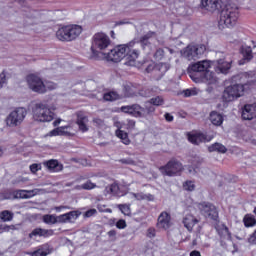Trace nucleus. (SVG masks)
<instances>
[{
	"label": "nucleus",
	"mask_w": 256,
	"mask_h": 256,
	"mask_svg": "<svg viewBox=\"0 0 256 256\" xmlns=\"http://www.w3.org/2000/svg\"><path fill=\"white\" fill-rule=\"evenodd\" d=\"M133 197L137 199V201H143L147 199V195L143 194L142 192L140 193H132Z\"/></svg>",
	"instance_id": "55"
},
{
	"label": "nucleus",
	"mask_w": 256,
	"mask_h": 256,
	"mask_svg": "<svg viewBox=\"0 0 256 256\" xmlns=\"http://www.w3.org/2000/svg\"><path fill=\"white\" fill-rule=\"evenodd\" d=\"M111 45V39H109V36L105 33H96L93 36L92 41V59H100L102 53L97 51L99 49L100 51H103V49H107L108 46Z\"/></svg>",
	"instance_id": "7"
},
{
	"label": "nucleus",
	"mask_w": 256,
	"mask_h": 256,
	"mask_svg": "<svg viewBox=\"0 0 256 256\" xmlns=\"http://www.w3.org/2000/svg\"><path fill=\"white\" fill-rule=\"evenodd\" d=\"M51 253H53V249H52L51 245L45 243V244H42V245L38 246L35 249V251L26 252V255H30V256H47V255H51Z\"/></svg>",
	"instance_id": "16"
},
{
	"label": "nucleus",
	"mask_w": 256,
	"mask_h": 256,
	"mask_svg": "<svg viewBox=\"0 0 256 256\" xmlns=\"http://www.w3.org/2000/svg\"><path fill=\"white\" fill-rule=\"evenodd\" d=\"M54 231L52 229H43V228H36L32 230V232L29 234L30 239H33V237H51L53 235Z\"/></svg>",
	"instance_id": "24"
},
{
	"label": "nucleus",
	"mask_w": 256,
	"mask_h": 256,
	"mask_svg": "<svg viewBox=\"0 0 256 256\" xmlns=\"http://www.w3.org/2000/svg\"><path fill=\"white\" fill-rule=\"evenodd\" d=\"M132 117H145V108L139 104H133Z\"/></svg>",
	"instance_id": "33"
},
{
	"label": "nucleus",
	"mask_w": 256,
	"mask_h": 256,
	"mask_svg": "<svg viewBox=\"0 0 256 256\" xmlns=\"http://www.w3.org/2000/svg\"><path fill=\"white\" fill-rule=\"evenodd\" d=\"M140 97H151V89L149 88H142L138 90V94Z\"/></svg>",
	"instance_id": "47"
},
{
	"label": "nucleus",
	"mask_w": 256,
	"mask_h": 256,
	"mask_svg": "<svg viewBox=\"0 0 256 256\" xmlns=\"http://www.w3.org/2000/svg\"><path fill=\"white\" fill-rule=\"evenodd\" d=\"M76 117V124L78 125L79 131L87 133V131H89V126H87L89 118L87 115H85L84 112L79 111L76 113Z\"/></svg>",
	"instance_id": "14"
},
{
	"label": "nucleus",
	"mask_w": 256,
	"mask_h": 256,
	"mask_svg": "<svg viewBox=\"0 0 256 256\" xmlns=\"http://www.w3.org/2000/svg\"><path fill=\"white\" fill-rule=\"evenodd\" d=\"M108 237L111 239V241H115L117 237V231L116 230H110L108 232Z\"/></svg>",
	"instance_id": "60"
},
{
	"label": "nucleus",
	"mask_w": 256,
	"mask_h": 256,
	"mask_svg": "<svg viewBox=\"0 0 256 256\" xmlns=\"http://www.w3.org/2000/svg\"><path fill=\"white\" fill-rule=\"evenodd\" d=\"M182 223L187 231L191 232L193 231V228L197 225V223H199V219H197L192 214H187L186 216H184Z\"/></svg>",
	"instance_id": "21"
},
{
	"label": "nucleus",
	"mask_w": 256,
	"mask_h": 256,
	"mask_svg": "<svg viewBox=\"0 0 256 256\" xmlns=\"http://www.w3.org/2000/svg\"><path fill=\"white\" fill-rule=\"evenodd\" d=\"M104 195H113L114 197H119V184H117V182H114L106 186L104 190Z\"/></svg>",
	"instance_id": "30"
},
{
	"label": "nucleus",
	"mask_w": 256,
	"mask_h": 256,
	"mask_svg": "<svg viewBox=\"0 0 256 256\" xmlns=\"http://www.w3.org/2000/svg\"><path fill=\"white\" fill-rule=\"evenodd\" d=\"M241 53L243 55V59L239 61V65H245V63H249V61L253 59V50L250 46H242Z\"/></svg>",
	"instance_id": "23"
},
{
	"label": "nucleus",
	"mask_w": 256,
	"mask_h": 256,
	"mask_svg": "<svg viewBox=\"0 0 256 256\" xmlns=\"http://www.w3.org/2000/svg\"><path fill=\"white\" fill-rule=\"evenodd\" d=\"M7 83V74L5 70L0 73V89H2L3 85Z\"/></svg>",
	"instance_id": "51"
},
{
	"label": "nucleus",
	"mask_w": 256,
	"mask_h": 256,
	"mask_svg": "<svg viewBox=\"0 0 256 256\" xmlns=\"http://www.w3.org/2000/svg\"><path fill=\"white\" fill-rule=\"evenodd\" d=\"M115 135L124 145H131V139H129V134L127 132L123 130H116Z\"/></svg>",
	"instance_id": "32"
},
{
	"label": "nucleus",
	"mask_w": 256,
	"mask_h": 256,
	"mask_svg": "<svg viewBox=\"0 0 256 256\" xmlns=\"http://www.w3.org/2000/svg\"><path fill=\"white\" fill-rule=\"evenodd\" d=\"M67 129H71V126H62L60 127V135L64 136V137H73V133H71L70 131H68Z\"/></svg>",
	"instance_id": "43"
},
{
	"label": "nucleus",
	"mask_w": 256,
	"mask_h": 256,
	"mask_svg": "<svg viewBox=\"0 0 256 256\" xmlns=\"http://www.w3.org/2000/svg\"><path fill=\"white\" fill-rule=\"evenodd\" d=\"M4 195V199H15V198H9V197H13V191H6L3 193Z\"/></svg>",
	"instance_id": "62"
},
{
	"label": "nucleus",
	"mask_w": 256,
	"mask_h": 256,
	"mask_svg": "<svg viewBox=\"0 0 256 256\" xmlns=\"http://www.w3.org/2000/svg\"><path fill=\"white\" fill-rule=\"evenodd\" d=\"M119 162L122 163L123 165H135V160L131 158H123L120 159Z\"/></svg>",
	"instance_id": "54"
},
{
	"label": "nucleus",
	"mask_w": 256,
	"mask_h": 256,
	"mask_svg": "<svg viewBox=\"0 0 256 256\" xmlns=\"http://www.w3.org/2000/svg\"><path fill=\"white\" fill-rule=\"evenodd\" d=\"M256 117V103L246 104L242 109V119L244 121H251Z\"/></svg>",
	"instance_id": "15"
},
{
	"label": "nucleus",
	"mask_w": 256,
	"mask_h": 256,
	"mask_svg": "<svg viewBox=\"0 0 256 256\" xmlns=\"http://www.w3.org/2000/svg\"><path fill=\"white\" fill-rule=\"evenodd\" d=\"M61 127H58L56 129H53L52 131H50L49 135L50 137H57V135H61Z\"/></svg>",
	"instance_id": "58"
},
{
	"label": "nucleus",
	"mask_w": 256,
	"mask_h": 256,
	"mask_svg": "<svg viewBox=\"0 0 256 256\" xmlns=\"http://www.w3.org/2000/svg\"><path fill=\"white\" fill-rule=\"evenodd\" d=\"M166 121H168L169 123H171V121H173V115L169 114V113H166L164 115Z\"/></svg>",
	"instance_id": "64"
},
{
	"label": "nucleus",
	"mask_w": 256,
	"mask_h": 256,
	"mask_svg": "<svg viewBox=\"0 0 256 256\" xmlns=\"http://www.w3.org/2000/svg\"><path fill=\"white\" fill-rule=\"evenodd\" d=\"M184 97H195L199 93V90L197 88H192V89H186L183 91Z\"/></svg>",
	"instance_id": "44"
},
{
	"label": "nucleus",
	"mask_w": 256,
	"mask_h": 256,
	"mask_svg": "<svg viewBox=\"0 0 256 256\" xmlns=\"http://www.w3.org/2000/svg\"><path fill=\"white\" fill-rule=\"evenodd\" d=\"M135 40L130 41L127 44H120L108 53L104 54L106 61H111L112 63H119L122 59H126L125 65L133 67L135 61L139 59V50L135 49Z\"/></svg>",
	"instance_id": "1"
},
{
	"label": "nucleus",
	"mask_w": 256,
	"mask_h": 256,
	"mask_svg": "<svg viewBox=\"0 0 256 256\" xmlns=\"http://www.w3.org/2000/svg\"><path fill=\"white\" fill-rule=\"evenodd\" d=\"M243 223L245 227H255L256 219L252 214H246L243 218Z\"/></svg>",
	"instance_id": "36"
},
{
	"label": "nucleus",
	"mask_w": 256,
	"mask_h": 256,
	"mask_svg": "<svg viewBox=\"0 0 256 256\" xmlns=\"http://www.w3.org/2000/svg\"><path fill=\"white\" fill-rule=\"evenodd\" d=\"M149 105H153L154 107H161V105L165 104V99L163 96H155L147 101Z\"/></svg>",
	"instance_id": "35"
},
{
	"label": "nucleus",
	"mask_w": 256,
	"mask_h": 256,
	"mask_svg": "<svg viewBox=\"0 0 256 256\" xmlns=\"http://www.w3.org/2000/svg\"><path fill=\"white\" fill-rule=\"evenodd\" d=\"M139 89L137 88L136 84L128 83L124 85V93L126 97H136L138 94Z\"/></svg>",
	"instance_id": "29"
},
{
	"label": "nucleus",
	"mask_w": 256,
	"mask_h": 256,
	"mask_svg": "<svg viewBox=\"0 0 256 256\" xmlns=\"http://www.w3.org/2000/svg\"><path fill=\"white\" fill-rule=\"evenodd\" d=\"M25 117H27V109L19 107L9 114V116L7 117V123L8 125L17 127L18 125H21V123H23Z\"/></svg>",
	"instance_id": "11"
},
{
	"label": "nucleus",
	"mask_w": 256,
	"mask_h": 256,
	"mask_svg": "<svg viewBox=\"0 0 256 256\" xmlns=\"http://www.w3.org/2000/svg\"><path fill=\"white\" fill-rule=\"evenodd\" d=\"M211 62L208 60L192 63L188 66V74L194 83H206V85H215L217 76L212 71H209Z\"/></svg>",
	"instance_id": "3"
},
{
	"label": "nucleus",
	"mask_w": 256,
	"mask_h": 256,
	"mask_svg": "<svg viewBox=\"0 0 256 256\" xmlns=\"http://www.w3.org/2000/svg\"><path fill=\"white\" fill-rule=\"evenodd\" d=\"M92 123L96 127H103L105 125V121L99 117L93 118Z\"/></svg>",
	"instance_id": "50"
},
{
	"label": "nucleus",
	"mask_w": 256,
	"mask_h": 256,
	"mask_svg": "<svg viewBox=\"0 0 256 256\" xmlns=\"http://www.w3.org/2000/svg\"><path fill=\"white\" fill-rule=\"evenodd\" d=\"M78 187L80 189H84V191H91L92 189H97V184L93 183L91 180H88L84 184Z\"/></svg>",
	"instance_id": "39"
},
{
	"label": "nucleus",
	"mask_w": 256,
	"mask_h": 256,
	"mask_svg": "<svg viewBox=\"0 0 256 256\" xmlns=\"http://www.w3.org/2000/svg\"><path fill=\"white\" fill-rule=\"evenodd\" d=\"M184 189L185 191H195V183L193 181H186Z\"/></svg>",
	"instance_id": "48"
},
{
	"label": "nucleus",
	"mask_w": 256,
	"mask_h": 256,
	"mask_svg": "<svg viewBox=\"0 0 256 256\" xmlns=\"http://www.w3.org/2000/svg\"><path fill=\"white\" fill-rule=\"evenodd\" d=\"M216 231L222 240L231 241L232 239L231 232L229 231V228L227 227V225L225 224L218 225L216 227Z\"/></svg>",
	"instance_id": "22"
},
{
	"label": "nucleus",
	"mask_w": 256,
	"mask_h": 256,
	"mask_svg": "<svg viewBox=\"0 0 256 256\" xmlns=\"http://www.w3.org/2000/svg\"><path fill=\"white\" fill-rule=\"evenodd\" d=\"M30 171H32V173H37V171H39V165L38 164L30 165Z\"/></svg>",
	"instance_id": "63"
},
{
	"label": "nucleus",
	"mask_w": 256,
	"mask_h": 256,
	"mask_svg": "<svg viewBox=\"0 0 256 256\" xmlns=\"http://www.w3.org/2000/svg\"><path fill=\"white\" fill-rule=\"evenodd\" d=\"M58 223H70L67 213L58 216Z\"/></svg>",
	"instance_id": "52"
},
{
	"label": "nucleus",
	"mask_w": 256,
	"mask_h": 256,
	"mask_svg": "<svg viewBox=\"0 0 256 256\" xmlns=\"http://www.w3.org/2000/svg\"><path fill=\"white\" fill-rule=\"evenodd\" d=\"M104 101H117L119 99V94L117 92H108L103 96Z\"/></svg>",
	"instance_id": "40"
},
{
	"label": "nucleus",
	"mask_w": 256,
	"mask_h": 256,
	"mask_svg": "<svg viewBox=\"0 0 256 256\" xmlns=\"http://www.w3.org/2000/svg\"><path fill=\"white\" fill-rule=\"evenodd\" d=\"M121 111H122V113H127L128 115H133V104L127 105V106H122Z\"/></svg>",
	"instance_id": "49"
},
{
	"label": "nucleus",
	"mask_w": 256,
	"mask_h": 256,
	"mask_svg": "<svg viewBox=\"0 0 256 256\" xmlns=\"http://www.w3.org/2000/svg\"><path fill=\"white\" fill-rule=\"evenodd\" d=\"M229 69H231V63L220 59L217 61V65L215 67L216 73H229Z\"/></svg>",
	"instance_id": "27"
},
{
	"label": "nucleus",
	"mask_w": 256,
	"mask_h": 256,
	"mask_svg": "<svg viewBox=\"0 0 256 256\" xmlns=\"http://www.w3.org/2000/svg\"><path fill=\"white\" fill-rule=\"evenodd\" d=\"M163 57H165V50L161 48L157 49L156 52L154 53V59H156L157 61H161Z\"/></svg>",
	"instance_id": "46"
},
{
	"label": "nucleus",
	"mask_w": 256,
	"mask_h": 256,
	"mask_svg": "<svg viewBox=\"0 0 256 256\" xmlns=\"http://www.w3.org/2000/svg\"><path fill=\"white\" fill-rule=\"evenodd\" d=\"M94 215H97V209L92 208V209L87 210V211L84 213L83 217L89 218V217H93Z\"/></svg>",
	"instance_id": "53"
},
{
	"label": "nucleus",
	"mask_w": 256,
	"mask_h": 256,
	"mask_svg": "<svg viewBox=\"0 0 256 256\" xmlns=\"http://www.w3.org/2000/svg\"><path fill=\"white\" fill-rule=\"evenodd\" d=\"M144 109H145V117H147V115H153V113H155V106H153V104H149L146 102Z\"/></svg>",
	"instance_id": "45"
},
{
	"label": "nucleus",
	"mask_w": 256,
	"mask_h": 256,
	"mask_svg": "<svg viewBox=\"0 0 256 256\" xmlns=\"http://www.w3.org/2000/svg\"><path fill=\"white\" fill-rule=\"evenodd\" d=\"M207 51V47L203 44L200 45H193L190 44L186 48H184L181 53L182 57L184 59H187L188 61H195L196 59H199L203 53Z\"/></svg>",
	"instance_id": "9"
},
{
	"label": "nucleus",
	"mask_w": 256,
	"mask_h": 256,
	"mask_svg": "<svg viewBox=\"0 0 256 256\" xmlns=\"http://www.w3.org/2000/svg\"><path fill=\"white\" fill-rule=\"evenodd\" d=\"M157 227L159 229H169L171 227V215L167 212H162L158 217Z\"/></svg>",
	"instance_id": "19"
},
{
	"label": "nucleus",
	"mask_w": 256,
	"mask_h": 256,
	"mask_svg": "<svg viewBox=\"0 0 256 256\" xmlns=\"http://www.w3.org/2000/svg\"><path fill=\"white\" fill-rule=\"evenodd\" d=\"M45 167L52 173H59V171H63V165L59 164L57 160H49L44 162Z\"/></svg>",
	"instance_id": "28"
},
{
	"label": "nucleus",
	"mask_w": 256,
	"mask_h": 256,
	"mask_svg": "<svg viewBox=\"0 0 256 256\" xmlns=\"http://www.w3.org/2000/svg\"><path fill=\"white\" fill-rule=\"evenodd\" d=\"M68 214V220L71 222L76 221V219H79V216L81 215L80 211L74 210L67 213Z\"/></svg>",
	"instance_id": "42"
},
{
	"label": "nucleus",
	"mask_w": 256,
	"mask_h": 256,
	"mask_svg": "<svg viewBox=\"0 0 256 256\" xmlns=\"http://www.w3.org/2000/svg\"><path fill=\"white\" fill-rule=\"evenodd\" d=\"M184 170L183 163L175 158H172L166 165L159 168L160 173L166 177H178Z\"/></svg>",
	"instance_id": "8"
},
{
	"label": "nucleus",
	"mask_w": 256,
	"mask_h": 256,
	"mask_svg": "<svg viewBox=\"0 0 256 256\" xmlns=\"http://www.w3.org/2000/svg\"><path fill=\"white\" fill-rule=\"evenodd\" d=\"M17 227H19V225H0V234L1 233H9L10 231H17Z\"/></svg>",
	"instance_id": "38"
},
{
	"label": "nucleus",
	"mask_w": 256,
	"mask_h": 256,
	"mask_svg": "<svg viewBox=\"0 0 256 256\" xmlns=\"http://www.w3.org/2000/svg\"><path fill=\"white\" fill-rule=\"evenodd\" d=\"M39 189L33 190H14L10 199H31L35 195H39Z\"/></svg>",
	"instance_id": "13"
},
{
	"label": "nucleus",
	"mask_w": 256,
	"mask_h": 256,
	"mask_svg": "<svg viewBox=\"0 0 256 256\" xmlns=\"http://www.w3.org/2000/svg\"><path fill=\"white\" fill-rule=\"evenodd\" d=\"M155 35H156L155 32L149 31L148 33H146L145 35L140 37L139 41L134 39V41L136 42L135 45H141V47H143V49H145V47H147V45H151V43L149 42V39L155 37Z\"/></svg>",
	"instance_id": "25"
},
{
	"label": "nucleus",
	"mask_w": 256,
	"mask_h": 256,
	"mask_svg": "<svg viewBox=\"0 0 256 256\" xmlns=\"http://www.w3.org/2000/svg\"><path fill=\"white\" fill-rule=\"evenodd\" d=\"M117 229H125L127 227V222L123 219H120L116 222Z\"/></svg>",
	"instance_id": "56"
},
{
	"label": "nucleus",
	"mask_w": 256,
	"mask_h": 256,
	"mask_svg": "<svg viewBox=\"0 0 256 256\" xmlns=\"http://www.w3.org/2000/svg\"><path fill=\"white\" fill-rule=\"evenodd\" d=\"M15 217V214L9 210H3L0 212V219L3 221V223H8Z\"/></svg>",
	"instance_id": "34"
},
{
	"label": "nucleus",
	"mask_w": 256,
	"mask_h": 256,
	"mask_svg": "<svg viewBox=\"0 0 256 256\" xmlns=\"http://www.w3.org/2000/svg\"><path fill=\"white\" fill-rule=\"evenodd\" d=\"M83 33V26L77 24H69L61 26L56 31V38L58 41L69 43L75 41Z\"/></svg>",
	"instance_id": "4"
},
{
	"label": "nucleus",
	"mask_w": 256,
	"mask_h": 256,
	"mask_svg": "<svg viewBox=\"0 0 256 256\" xmlns=\"http://www.w3.org/2000/svg\"><path fill=\"white\" fill-rule=\"evenodd\" d=\"M46 87V91H53V89H57V84L53 83V82H46L45 84Z\"/></svg>",
	"instance_id": "57"
},
{
	"label": "nucleus",
	"mask_w": 256,
	"mask_h": 256,
	"mask_svg": "<svg viewBox=\"0 0 256 256\" xmlns=\"http://www.w3.org/2000/svg\"><path fill=\"white\" fill-rule=\"evenodd\" d=\"M200 7L201 9H205V11L215 13V11H219L221 3H219V0H201Z\"/></svg>",
	"instance_id": "17"
},
{
	"label": "nucleus",
	"mask_w": 256,
	"mask_h": 256,
	"mask_svg": "<svg viewBox=\"0 0 256 256\" xmlns=\"http://www.w3.org/2000/svg\"><path fill=\"white\" fill-rule=\"evenodd\" d=\"M188 141L192 143V145H201V143L211 141V138H207V136L203 133H189Z\"/></svg>",
	"instance_id": "18"
},
{
	"label": "nucleus",
	"mask_w": 256,
	"mask_h": 256,
	"mask_svg": "<svg viewBox=\"0 0 256 256\" xmlns=\"http://www.w3.org/2000/svg\"><path fill=\"white\" fill-rule=\"evenodd\" d=\"M43 221L47 225H55V223H58V216L46 214L43 216Z\"/></svg>",
	"instance_id": "37"
},
{
	"label": "nucleus",
	"mask_w": 256,
	"mask_h": 256,
	"mask_svg": "<svg viewBox=\"0 0 256 256\" xmlns=\"http://www.w3.org/2000/svg\"><path fill=\"white\" fill-rule=\"evenodd\" d=\"M127 129H135V120H127Z\"/></svg>",
	"instance_id": "61"
},
{
	"label": "nucleus",
	"mask_w": 256,
	"mask_h": 256,
	"mask_svg": "<svg viewBox=\"0 0 256 256\" xmlns=\"http://www.w3.org/2000/svg\"><path fill=\"white\" fill-rule=\"evenodd\" d=\"M118 209L123 215H127L128 217L131 215V206L128 204H119Z\"/></svg>",
	"instance_id": "41"
},
{
	"label": "nucleus",
	"mask_w": 256,
	"mask_h": 256,
	"mask_svg": "<svg viewBox=\"0 0 256 256\" xmlns=\"http://www.w3.org/2000/svg\"><path fill=\"white\" fill-rule=\"evenodd\" d=\"M209 120L211 121L212 125H215L216 127H221L224 121L223 114L217 111H212L210 112Z\"/></svg>",
	"instance_id": "26"
},
{
	"label": "nucleus",
	"mask_w": 256,
	"mask_h": 256,
	"mask_svg": "<svg viewBox=\"0 0 256 256\" xmlns=\"http://www.w3.org/2000/svg\"><path fill=\"white\" fill-rule=\"evenodd\" d=\"M249 75L238 74L233 77L234 84H230L224 88L222 93V99L225 103H231V101H237L240 97L245 95V88L255 85V81L247 80Z\"/></svg>",
	"instance_id": "2"
},
{
	"label": "nucleus",
	"mask_w": 256,
	"mask_h": 256,
	"mask_svg": "<svg viewBox=\"0 0 256 256\" xmlns=\"http://www.w3.org/2000/svg\"><path fill=\"white\" fill-rule=\"evenodd\" d=\"M155 235H156L155 228H148L147 237H149V239H153Z\"/></svg>",
	"instance_id": "59"
},
{
	"label": "nucleus",
	"mask_w": 256,
	"mask_h": 256,
	"mask_svg": "<svg viewBox=\"0 0 256 256\" xmlns=\"http://www.w3.org/2000/svg\"><path fill=\"white\" fill-rule=\"evenodd\" d=\"M34 121L39 123H49L53 121L55 114L49 108V105L44 102H37L32 108Z\"/></svg>",
	"instance_id": "6"
},
{
	"label": "nucleus",
	"mask_w": 256,
	"mask_h": 256,
	"mask_svg": "<svg viewBox=\"0 0 256 256\" xmlns=\"http://www.w3.org/2000/svg\"><path fill=\"white\" fill-rule=\"evenodd\" d=\"M198 209L204 215V217H207L208 219H212V221H217L219 218V212L217 211V208L215 205L209 203V202H201L198 204Z\"/></svg>",
	"instance_id": "12"
},
{
	"label": "nucleus",
	"mask_w": 256,
	"mask_h": 256,
	"mask_svg": "<svg viewBox=\"0 0 256 256\" xmlns=\"http://www.w3.org/2000/svg\"><path fill=\"white\" fill-rule=\"evenodd\" d=\"M171 69V64L169 63H158L153 67V74L157 76V79H161L168 70Z\"/></svg>",
	"instance_id": "20"
},
{
	"label": "nucleus",
	"mask_w": 256,
	"mask_h": 256,
	"mask_svg": "<svg viewBox=\"0 0 256 256\" xmlns=\"http://www.w3.org/2000/svg\"><path fill=\"white\" fill-rule=\"evenodd\" d=\"M27 85L31 91L34 93H39L43 95V93H47V86H45V82L43 79L36 74H29L26 77Z\"/></svg>",
	"instance_id": "10"
},
{
	"label": "nucleus",
	"mask_w": 256,
	"mask_h": 256,
	"mask_svg": "<svg viewBox=\"0 0 256 256\" xmlns=\"http://www.w3.org/2000/svg\"><path fill=\"white\" fill-rule=\"evenodd\" d=\"M209 153H227V147L225 145L216 142L208 147Z\"/></svg>",
	"instance_id": "31"
},
{
	"label": "nucleus",
	"mask_w": 256,
	"mask_h": 256,
	"mask_svg": "<svg viewBox=\"0 0 256 256\" xmlns=\"http://www.w3.org/2000/svg\"><path fill=\"white\" fill-rule=\"evenodd\" d=\"M239 19V10L232 6H226L220 13L218 21L219 29L223 30L225 27L231 29L237 25Z\"/></svg>",
	"instance_id": "5"
}]
</instances>
